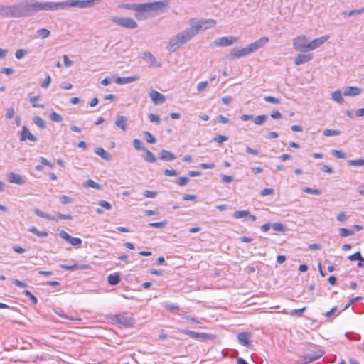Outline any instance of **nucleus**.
Listing matches in <instances>:
<instances>
[{"instance_id": "64", "label": "nucleus", "mask_w": 364, "mask_h": 364, "mask_svg": "<svg viewBox=\"0 0 364 364\" xmlns=\"http://www.w3.org/2000/svg\"><path fill=\"white\" fill-rule=\"evenodd\" d=\"M15 111L13 107H9L6 110V117L7 119H12L14 117Z\"/></svg>"}, {"instance_id": "60", "label": "nucleus", "mask_w": 364, "mask_h": 364, "mask_svg": "<svg viewBox=\"0 0 364 364\" xmlns=\"http://www.w3.org/2000/svg\"><path fill=\"white\" fill-rule=\"evenodd\" d=\"M60 200L63 204L71 203L73 201V200L71 198L65 195L60 196Z\"/></svg>"}, {"instance_id": "46", "label": "nucleus", "mask_w": 364, "mask_h": 364, "mask_svg": "<svg viewBox=\"0 0 364 364\" xmlns=\"http://www.w3.org/2000/svg\"><path fill=\"white\" fill-rule=\"evenodd\" d=\"M144 136L146 139V141L148 142V143H151V144H155L156 140L155 139V137L149 132L146 131V132H144Z\"/></svg>"}, {"instance_id": "41", "label": "nucleus", "mask_w": 364, "mask_h": 364, "mask_svg": "<svg viewBox=\"0 0 364 364\" xmlns=\"http://www.w3.org/2000/svg\"><path fill=\"white\" fill-rule=\"evenodd\" d=\"M134 147L138 151H145L146 149L143 146V143L140 139H135L133 141Z\"/></svg>"}, {"instance_id": "38", "label": "nucleus", "mask_w": 364, "mask_h": 364, "mask_svg": "<svg viewBox=\"0 0 364 364\" xmlns=\"http://www.w3.org/2000/svg\"><path fill=\"white\" fill-rule=\"evenodd\" d=\"M306 309V307H303L301 309H293L289 312V315L291 316H297L301 317L304 311Z\"/></svg>"}, {"instance_id": "27", "label": "nucleus", "mask_w": 364, "mask_h": 364, "mask_svg": "<svg viewBox=\"0 0 364 364\" xmlns=\"http://www.w3.org/2000/svg\"><path fill=\"white\" fill-rule=\"evenodd\" d=\"M33 213L38 217H41V218H46L47 220H55V221H58V218L54 217V216H52L51 215L46 213V212H43V211H41L38 208H36L33 210Z\"/></svg>"}, {"instance_id": "51", "label": "nucleus", "mask_w": 364, "mask_h": 364, "mask_svg": "<svg viewBox=\"0 0 364 364\" xmlns=\"http://www.w3.org/2000/svg\"><path fill=\"white\" fill-rule=\"evenodd\" d=\"M189 181L190 180L188 177H186V176L179 177L176 180V183L181 186H183L187 185L189 182Z\"/></svg>"}, {"instance_id": "62", "label": "nucleus", "mask_w": 364, "mask_h": 364, "mask_svg": "<svg viewBox=\"0 0 364 364\" xmlns=\"http://www.w3.org/2000/svg\"><path fill=\"white\" fill-rule=\"evenodd\" d=\"M208 85V82L207 81L200 82L197 85V90L198 92H202L203 90H204L206 88Z\"/></svg>"}, {"instance_id": "53", "label": "nucleus", "mask_w": 364, "mask_h": 364, "mask_svg": "<svg viewBox=\"0 0 364 364\" xmlns=\"http://www.w3.org/2000/svg\"><path fill=\"white\" fill-rule=\"evenodd\" d=\"M332 154L337 159H344L346 156V154L341 150L333 149Z\"/></svg>"}, {"instance_id": "3", "label": "nucleus", "mask_w": 364, "mask_h": 364, "mask_svg": "<svg viewBox=\"0 0 364 364\" xmlns=\"http://www.w3.org/2000/svg\"><path fill=\"white\" fill-rule=\"evenodd\" d=\"M269 42L268 37H262L256 41L249 44L247 46L243 48H233L230 52V56L232 58H240L248 55L249 54L257 50L262 48Z\"/></svg>"}, {"instance_id": "22", "label": "nucleus", "mask_w": 364, "mask_h": 364, "mask_svg": "<svg viewBox=\"0 0 364 364\" xmlns=\"http://www.w3.org/2000/svg\"><path fill=\"white\" fill-rule=\"evenodd\" d=\"M60 268L65 269V270H76V269H89L90 266L88 264H73V265H68V264H61Z\"/></svg>"}, {"instance_id": "35", "label": "nucleus", "mask_w": 364, "mask_h": 364, "mask_svg": "<svg viewBox=\"0 0 364 364\" xmlns=\"http://www.w3.org/2000/svg\"><path fill=\"white\" fill-rule=\"evenodd\" d=\"M144 151L146 153V156L144 157L145 161L150 162V163L156 162V158L155 155L151 151H150L148 149H146Z\"/></svg>"}, {"instance_id": "33", "label": "nucleus", "mask_w": 364, "mask_h": 364, "mask_svg": "<svg viewBox=\"0 0 364 364\" xmlns=\"http://www.w3.org/2000/svg\"><path fill=\"white\" fill-rule=\"evenodd\" d=\"M55 313L56 314H58L59 316L63 318H66V319H68V320H70V321H81V318H75V317H73V316H67L63 310L58 309L57 310L55 311Z\"/></svg>"}, {"instance_id": "30", "label": "nucleus", "mask_w": 364, "mask_h": 364, "mask_svg": "<svg viewBox=\"0 0 364 364\" xmlns=\"http://www.w3.org/2000/svg\"><path fill=\"white\" fill-rule=\"evenodd\" d=\"M108 283L110 285H117L120 282V276L119 273L111 274L107 277Z\"/></svg>"}, {"instance_id": "59", "label": "nucleus", "mask_w": 364, "mask_h": 364, "mask_svg": "<svg viewBox=\"0 0 364 364\" xmlns=\"http://www.w3.org/2000/svg\"><path fill=\"white\" fill-rule=\"evenodd\" d=\"M143 194L145 198H155L158 193L157 191L146 190L144 191Z\"/></svg>"}, {"instance_id": "16", "label": "nucleus", "mask_w": 364, "mask_h": 364, "mask_svg": "<svg viewBox=\"0 0 364 364\" xmlns=\"http://www.w3.org/2000/svg\"><path fill=\"white\" fill-rule=\"evenodd\" d=\"M328 39V36H324L309 41V51L316 50L321 47Z\"/></svg>"}, {"instance_id": "24", "label": "nucleus", "mask_w": 364, "mask_h": 364, "mask_svg": "<svg viewBox=\"0 0 364 364\" xmlns=\"http://www.w3.org/2000/svg\"><path fill=\"white\" fill-rule=\"evenodd\" d=\"M95 153L106 161H109L112 159V156L109 154V153H108L102 147L95 148Z\"/></svg>"}, {"instance_id": "56", "label": "nucleus", "mask_w": 364, "mask_h": 364, "mask_svg": "<svg viewBox=\"0 0 364 364\" xmlns=\"http://www.w3.org/2000/svg\"><path fill=\"white\" fill-rule=\"evenodd\" d=\"M38 96H32L30 97V102L32 103V106L33 107H39V108L44 107L43 105L36 103V101L38 100Z\"/></svg>"}, {"instance_id": "63", "label": "nucleus", "mask_w": 364, "mask_h": 364, "mask_svg": "<svg viewBox=\"0 0 364 364\" xmlns=\"http://www.w3.org/2000/svg\"><path fill=\"white\" fill-rule=\"evenodd\" d=\"M164 173L167 176H176L178 175V172L174 169H165Z\"/></svg>"}, {"instance_id": "28", "label": "nucleus", "mask_w": 364, "mask_h": 364, "mask_svg": "<svg viewBox=\"0 0 364 364\" xmlns=\"http://www.w3.org/2000/svg\"><path fill=\"white\" fill-rule=\"evenodd\" d=\"M349 259L351 261H355L356 259H358L359 262L358 263V267H364V264H363V262H364V258L362 257L360 252H356L354 254L350 255L348 257Z\"/></svg>"}, {"instance_id": "57", "label": "nucleus", "mask_w": 364, "mask_h": 364, "mask_svg": "<svg viewBox=\"0 0 364 364\" xmlns=\"http://www.w3.org/2000/svg\"><path fill=\"white\" fill-rule=\"evenodd\" d=\"M304 191L307 193L314 194V195H320L321 194V191L320 189H313L309 187H306L304 189Z\"/></svg>"}, {"instance_id": "55", "label": "nucleus", "mask_w": 364, "mask_h": 364, "mask_svg": "<svg viewBox=\"0 0 364 364\" xmlns=\"http://www.w3.org/2000/svg\"><path fill=\"white\" fill-rule=\"evenodd\" d=\"M214 141L217 142V143H219V144H221L224 141H226L228 140V137L227 136H225V135H220V134H218V135H216L214 139H213Z\"/></svg>"}, {"instance_id": "31", "label": "nucleus", "mask_w": 364, "mask_h": 364, "mask_svg": "<svg viewBox=\"0 0 364 364\" xmlns=\"http://www.w3.org/2000/svg\"><path fill=\"white\" fill-rule=\"evenodd\" d=\"M332 99L339 104H342L344 102L342 92L341 90H336L331 94Z\"/></svg>"}, {"instance_id": "17", "label": "nucleus", "mask_w": 364, "mask_h": 364, "mask_svg": "<svg viewBox=\"0 0 364 364\" xmlns=\"http://www.w3.org/2000/svg\"><path fill=\"white\" fill-rule=\"evenodd\" d=\"M313 57H314V55L311 53L298 54L294 59V63L296 65H302V64L311 60L313 58Z\"/></svg>"}, {"instance_id": "43", "label": "nucleus", "mask_w": 364, "mask_h": 364, "mask_svg": "<svg viewBox=\"0 0 364 364\" xmlns=\"http://www.w3.org/2000/svg\"><path fill=\"white\" fill-rule=\"evenodd\" d=\"M247 215H249L248 210H237L233 214L234 218H236V219L245 218V217H247Z\"/></svg>"}, {"instance_id": "13", "label": "nucleus", "mask_w": 364, "mask_h": 364, "mask_svg": "<svg viewBox=\"0 0 364 364\" xmlns=\"http://www.w3.org/2000/svg\"><path fill=\"white\" fill-rule=\"evenodd\" d=\"M142 58L150 67L159 68L161 66V63H159L150 52L144 53Z\"/></svg>"}, {"instance_id": "49", "label": "nucleus", "mask_w": 364, "mask_h": 364, "mask_svg": "<svg viewBox=\"0 0 364 364\" xmlns=\"http://www.w3.org/2000/svg\"><path fill=\"white\" fill-rule=\"evenodd\" d=\"M28 53L26 50L24 49H18L15 52V57L20 60L23 58Z\"/></svg>"}, {"instance_id": "6", "label": "nucleus", "mask_w": 364, "mask_h": 364, "mask_svg": "<svg viewBox=\"0 0 364 364\" xmlns=\"http://www.w3.org/2000/svg\"><path fill=\"white\" fill-rule=\"evenodd\" d=\"M100 1V0H72L61 2V4L62 9H64L66 7H79L83 9L92 7L95 4L99 3Z\"/></svg>"}, {"instance_id": "34", "label": "nucleus", "mask_w": 364, "mask_h": 364, "mask_svg": "<svg viewBox=\"0 0 364 364\" xmlns=\"http://www.w3.org/2000/svg\"><path fill=\"white\" fill-rule=\"evenodd\" d=\"M33 122L39 128H41V129L46 128V125L45 121L41 117H40L39 116L34 117L33 118Z\"/></svg>"}, {"instance_id": "54", "label": "nucleus", "mask_w": 364, "mask_h": 364, "mask_svg": "<svg viewBox=\"0 0 364 364\" xmlns=\"http://www.w3.org/2000/svg\"><path fill=\"white\" fill-rule=\"evenodd\" d=\"M167 223L166 220H164L161 222H155L149 223V227L156 228H161Z\"/></svg>"}, {"instance_id": "58", "label": "nucleus", "mask_w": 364, "mask_h": 364, "mask_svg": "<svg viewBox=\"0 0 364 364\" xmlns=\"http://www.w3.org/2000/svg\"><path fill=\"white\" fill-rule=\"evenodd\" d=\"M363 299V297L361 296H356V297H354L353 299H351L349 302L345 306V307L343 308V311L344 310H346L347 309L349 308V306L352 304H353L354 303L357 302V301H359L360 300Z\"/></svg>"}, {"instance_id": "42", "label": "nucleus", "mask_w": 364, "mask_h": 364, "mask_svg": "<svg viewBox=\"0 0 364 364\" xmlns=\"http://www.w3.org/2000/svg\"><path fill=\"white\" fill-rule=\"evenodd\" d=\"M163 306L167 310H169V311H175V310H178L179 309V306H178V305L177 304L171 303V302H168V301L164 302Z\"/></svg>"}, {"instance_id": "9", "label": "nucleus", "mask_w": 364, "mask_h": 364, "mask_svg": "<svg viewBox=\"0 0 364 364\" xmlns=\"http://www.w3.org/2000/svg\"><path fill=\"white\" fill-rule=\"evenodd\" d=\"M239 41L236 36H223L214 40L213 45L216 47H227Z\"/></svg>"}, {"instance_id": "20", "label": "nucleus", "mask_w": 364, "mask_h": 364, "mask_svg": "<svg viewBox=\"0 0 364 364\" xmlns=\"http://www.w3.org/2000/svg\"><path fill=\"white\" fill-rule=\"evenodd\" d=\"M138 79H139V77L137 75L124 77H117L115 79V82L119 85H124V84H128V83L135 82Z\"/></svg>"}, {"instance_id": "45", "label": "nucleus", "mask_w": 364, "mask_h": 364, "mask_svg": "<svg viewBox=\"0 0 364 364\" xmlns=\"http://www.w3.org/2000/svg\"><path fill=\"white\" fill-rule=\"evenodd\" d=\"M348 164L349 166H364V159H351L348 160Z\"/></svg>"}, {"instance_id": "39", "label": "nucleus", "mask_w": 364, "mask_h": 364, "mask_svg": "<svg viewBox=\"0 0 364 364\" xmlns=\"http://www.w3.org/2000/svg\"><path fill=\"white\" fill-rule=\"evenodd\" d=\"M354 234V231L344 228H339V235L341 237H348Z\"/></svg>"}, {"instance_id": "26", "label": "nucleus", "mask_w": 364, "mask_h": 364, "mask_svg": "<svg viewBox=\"0 0 364 364\" xmlns=\"http://www.w3.org/2000/svg\"><path fill=\"white\" fill-rule=\"evenodd\" d=\"M127 119L124 116H118L116 118L114 124L116 126L119 127L122 131H126V125H127Z\"/></svg>"}, {"instance_id": "32", "label": "nucleus", "mask_w": 364, "mask_h": 364, "mask_svg": "<svg viewBox=\"0 0 364 364\" xmlns=\"http://www.w3.org/2000/svg\"><path fill=\"white\" fill-rule=\"evenodd\" d=\"M268 118V116L267 114H262L255 117L254 118V123L257 125H263L267 119Z\"/></svg>"}, {"instance_id": "10", "label": "nucleus", "mask_w": 364, "mask_h": 364, "mask_svg": "<svg viewBox=\"0 0 364 364\" xmlns=\"http://www.w3.org/2000/svg\"><path fill=\"white\" fill-rule=\"evenodd\" d=\"M181 332L185 335H188L193 338L200 340V341H207L211 340L213 338V336L207 333H200L194 331L183 329L181 330Z\"/></svg>"}, {"instance_id": "37", "label": "nucleus", "mask_w": 364, "mask_h": 364, "mask_svg": "<svg viewBox=\"0 0 364 364\" xmlns=\"http://www.w3.org/2000/svg\"><path fill=\"white\" fill-rule=\"evenodd\" d=\"M117 321L119 323L124 326H131L132 323V321L131 319H129L126 318L125 316H120L117 318Z\"/></svg>"}, {"instance_id": "7", "label": "nucleus", "mask_w": 364, "mask_h": 364, "mask_svg": "<svg viewBox=\"0 0 364 364\" xmlns=\"http://www.w3.org/2000/svg\"><path fill=\"white\" fill-rule=\"evenodd\" d=\"M293 48L299 52L309 51V41L306 36L300 35L293 39Z\"/></svg>"}, {"instance_id": "48", "label": "nucleus", "mask_w": 364, "mask_h": 364, "mask_svg": "<svg viewBox=\"0 0 364 364\" xmlns=\"http://www.w3.org/2000/svg\"><path fill=\"white\" fill-rule=\"evenodd\" d=\"M272 228L274 230L278 232H283L285 230L284 225L280 223H274L272 224Z\"/></svg>"}, {"instance_id": "50", "label": "nucleus", "mask_w": 364, "mask_h": 364, "mask_svg": "<svg viewBox=\"0 0 364 364\" xmlns=\"http://www.w3.org/2000/svg\"><path fill=\"white\" fill-rule=\"evenodd\" d=\"M23 294L28 296L33 304H36L38 302L37 298L28 290L23 291Z\"/></svg>"}, {"instance_id": "12", "label": "nucleus", "mask_w": 364, "mask_h": 364, "mask_svg": "<svg viewBox=\"0 0 364 364\" xmlns=\"http://www.w3.org/2000/svg\"><path fill=\"white\" fill-rule=\"evenodd\" d=\"M59 236L73 246H77L82 244V240L80 238L73 237L65 230H60L59 232Z\"/></svg>"}, {"instance_id": "21", "label": "nucleus", "mask_w": 364, "mask_h": 364, "mask_svg": "<svg viewBox=\"0 0 364 364\" xmlns=\"http://www.w3.org/2000/svg\"><path fill=\"white\" fill-rule=\"evenodd\" d=\"M362 92V89L358 87H347L344 92L343 95L345 96H356L360 95Z\"/></svg>"}, {"instance_id": "52", "label": "nucleus", "mask_w": 364, "mask_h": 364, "mask_svg": "<svg viewBox=\"0 0 364 364\" xmlns=\"http://www.w3.org/2000/svg\"><path fill=\"white\" fill-rule=\"evenodd\" d=\"M264 100L269 103L272 104H279L280 103V99L272 97V96H266L264 97Z\"/></svg>"}, {"instance_id": "2", "label": "nucleus", "mask_w": 364, "mask_h": 364, "mask_svg": "<svg viewBox=\"0 0 364 364\" xmlns=\"http://www.w3.org/2000/svg\"><path fill=\"white\" fill-rule=\"evenodd\" d=\"M119 7L135 11H164L168 6L164 1H154L142 4H123Z\"/></svg>"}, {"instance_id": "29", "label": "nucleus", "mask_w": 364, "mask_h": 364, "mask_svg": "<svg viewBox=\"0 0 364 364\" xmlns=\"http://www.w3.org/2000/svg\"><path fill=\"white\" fill-rule=\"evenodd\" d=\"M364 13V6L360 8V9H353V10H350V11H345L343 12H342V16L344 17V18H348V17H350V16H355V15H359V14H361Z\"/></svg>"}, {"instance_id": "1", "label": "nucleus", "mask_w": 364, "mask_h": 364, "mask_svg": "<svg viewBox=\"0 0 364 364\" xmlns=\"http://www.w3.org/2000/svg\"><path fill=\"white\" fill-rule=\"evenodd\" d=\"M190 28L178 33L169 39L167 50L175 52L186 43L190 41L200 31H205L214 27L216 21L213 19H198L196 18L189 20Z\"/></svg>"}, {"instance_id": "8", "label": "nucleus", "mask_w": 364, "mask_h": 364, "mask_svg": "<svg viewBox=\"0 0 364 364\" xmlns=\"http://www.w3.org/2000/svg\"><path fill=\"white\" fill-rule=\"evenodd\" d=\"M112 21L115 24L127 28H136L137 23L131 18L113 17Z\"/></svg>"}, {"instance_id": "11", "label": "nucleus", "mask_w": 364, "mask_h": 364, "mask_svg": "<svg viewBox=\"0 0 364 364\" xmlns=\"http://www.w3.org/2000/svg\"><path fill=\"white\" fill-rule=\"evenodd\" d=\"M323 354L321 350L318 351L316 353L307 354L299 358L298 360L299 364L310 363L319 359Z\"/></svg>"}, {"instance_id": "23", "label": "nucleus", "mask_w": 364, "mask_h": 364, "mask_svg": "<svg viewBox=\"0 0 364 364\" xmlns=\"http://www.w3.org/2000/svg\"><path fill=\"white\" fill-rule=\"evenodd\" d=\"M159 159L165 161H171L176 159L175 155L168 150L163 149L160 152Z\"/></svg>"}, {"instance_id": "19", "label": "nucleus", "mask_w": 364, "mask_h": 364, "mask_svg": "<svg viewBox=\"0 0 364 364\" xmlns=\"http://www.w3.org/2000/svg\"><path fill=\"white\" fill-rule=\"evenodd\" d=\"M26 139H28L33 142H36L38 140L37 138L31 134V132L26 127H23L20 137V140L21 141H26Z\"/></svg>"}, {"instance_id": "44", "label": "nucleus", "mask_w": 364, "mask_h": 364, "mask_svg": "<svg viewBox=\"0 0 364 364\" xmlns=\"http://www.w3.org/2000/svg\"><path fill=\"white\" fill-rule=\"evenodd\" d=\"M49 117L52 121L55 122H60L63 120L62 116L54 111L50 112Z\"/></svg>"}, {"instance_id": "47", "label": "nucleus", "mask_w": 364, "mask_h": 364, "mask_svg": "<svg viewBox=\"0 0 364 364\" xmlns=\"http://www.w3.org/2000/svg\"><path fill=\"white\" fill-rule=\"evenodd\" d=\"M324 136H338L341 134V132L339 130L336 129H325L323 132Z\"/></svg>"}, {"instance_id": "18", "label": "nucleus", "mask_w": 364, "mask_h": 364, "mask_svg": "<svg viewBox=\"0 0 364 364\" xmlns=\"http://www.w3.org/2000/svg\"><path fill=\"white\" fill-rule=\"evenodd\" d=\"M149 96L155 105L161 104L166 101L165 96L156 90L151 91Z\"/></svg>"}, {"instance_id": "5", "label": "nucleus", "mask_w": 364, "mask_h": 364, "mask_svg": "<svg viewBox=\"0 0 364 364\" xmlns=\"http://www.w3.org/2000/svg\"><path fill=\"white\" fill-rule=\"evenodd\" d=\"M12 18H21L31 16L29 1L25 0L11 5Z\"/></svg>"}, {"instance_id": "14", "label": "nucleus", "mask_w": 364, "mask_h": 364, "mask_svg": "<svg viewBox=\"0 0 364 364\" xmlns=\"http://www.w3.org/2000/svg\"><path fill=\"white\" fill-rule=\"evenodd\" d=\"M252 336L250 332H242L237 334V340L240 344L247 348L252 346L250 340Z\"/></svg>"}, {"instance_id": "25", "label": "nucleus", "mask_w": 364, "mask_h": 364, "mask_svg": "<svg viewBox=\"0 0 364 364\" xmlns=\"http://www.w3.org/2000/svg\"><path fill=\"white\" fill-rule=\"evenodd\" d=\"M11 5L0 6V16L4 18H12Z\"/></svg>"}, {"instance_id": "61", "label": "nucleus", "mask_w": 364, "mask_h": 364, "mask_svg": "<svg viewBox=\"0 0 364 364\" xmlns=\"http://www.w3.org/2000/svg\"><path fill=\"white\" fill-rule=\"evenodd\" d=\"M98 205L107 210H111L112 208V205L106 200H100Z\"/></svg>"}, {"instance_id": "36", "label": "nucleus", "mask_w": 364, "mask_h": 364, "mask_svg": "<svg viewBox=\"0 0 364 364\" xmlns=\"http://www.w3.org/2000/svg\"><path fill=\"white\" fill-rule=\"evenodd\" d=\"M85 187H91L97 190H100L102 188L101 185L95 182L92 179L87 180L83 185Z\"/></svg>"}, {"instance_id": "4", "label": "nucleus", "mask_w": 364, "mask_h": 364, "mask_svg": "<svg viewBox=\"0 0 364 364\" xmlns=\"http://www.w3.org/2000/svg\"><path fill=\"white\" fill-rule=\"evenodd\" d=\"M31 16L40 11H57L62 9L61 2L29 1Z\"/></svg>"}, {"instance_id": "40", "label": "nucleus", "mask_w": 364, "mask_h": 364, "mask_svg": "<svg viewBox=\"0 0 364 364\" xmlns=\"http://www.w3.org/2000/svg\"><path fill=\"white\" fill-rule=\"evenodd\" d=\"M37 34L38 37H40L42 39H44L50 36V32L49 30L46 28H41L37 31Z\"/></svg>"}, {"instance_id": "15", "label": "nucleus", "mask_w": 364, "mask_h": 364, "mask_svg": "<svg viewBox=\"0 0 364 364\" xmlns=\"http://www.w3.org/2000/svg\"><path fill=\"white\" fill-rule=\"evenodd\" d=\"M8 181L11 183L23 185L26 183V179L20 174L11 172L8 174Z\"/></svg>"}]
</instances>
